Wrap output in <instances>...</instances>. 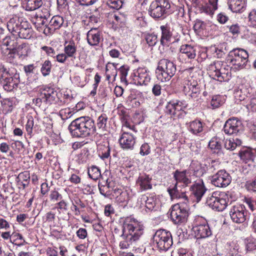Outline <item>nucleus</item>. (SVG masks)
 Listing matches in <instances>:
<instances>
[{"label":"nucleus","instance_id":"ea45409f","mask_svg":"<svg viewBox=\"0 0 256 256\" xmlns=\"http://www.w3.org/2000/svg\"><path fill=\"white\" fill-rule=\"evenodd\" d=\"M144 39L150 46H153L158 42L157 36L154 34H148L145 35Z\"/></svg>","mask_w":256,"mask_h":256},{"label":"nucleus","instance_id":"864d4df0","mask_svg":"<svg viewBox=\"0 0 256 256\" xmlns=\"http://www.w3.org/2000/svg\"><path fill=\"white\" fill-rule=\"evenodd\" d=\"M248 22L251 26L256 28V10H252L249 13Z\"/></svg>","mask_w":256,"mask_h":256},{"label":"nucleus","instance_id":"603ef678","mask_svg":"<svg viewBox=\"0 0 256 256\" xmlns=\"http://www.w3.org/2000/svg\"><path fill=\"white\" fill-rule=\"evenodd\" d=\"M107 4L110 7L116 10L122 6V2L120 0H108Z\"/></svg>","mask_w":256,"mask_h":256},{"label":"nucleus","instance_id":"4d7b16f0","mask_svg":"<svg viewBox=\"0 0 256 256\" xmlns=\"http://www.w3.org/2000/svg\"><path fill=\"white\" fill-rule=\"evenodd\" d=\"M2 104L4 108L6 110L8 111L11 112L12 110L13 102L10 98L4 99L2 101Z\"/></svg>","mask_w":256,"mask_h":256},{"label":"nucleus","instance_id":"7ed1b4c3","mask_svg":"<svg viewBox=\"0 0 256 256\" xmlns=\"http://www.w3.org/2000/svg\"><path fill=\"white\" fill-rule=\"evenodd\" d=\"M174 178L176 181L174 186L172 188L168 189L172 199L179 198L184 200L188 202V196L184 192H180L178 188L179 187H186L192 183L190 173L187 170L180 171L176 170L174 173Z\"/></svg>","mask_w":256,"mask_h":256},{"label":"nucleus","instance_id":"49530a36","mask_svg":"<svg viewBox=\"0 0 256 256\" xmlns=\"http://www.w3.org/2000/svg\"><path fill=\"white\" fill-rule=\"evenodd\" d=\"M18 50V55L20 57L22 56L27 55V45L26 43H22L20 44H18L16 46Z\"/></svg>","mask_w":256,"mask_h":256},{"label":"nucleus","instance_id":"393cba45","mask_svg":"<svg viewBox=\"0 0 256 256\" xmlns=\"http://www.w3.org/2000/svg\"><path fill=\"white\" fill-rule=\"evenodd\" d=\"M32 22L35 26L36 30L40 32H43L44 28L48 26V19L42 18V16H38L36 14L34 17L32 18Z\"/></svg>","mask_w":256,"mask_h":256},{"label":"nucleus","instance_id":"4c0bfd02","mask_svg":"<svg viewBox=\"0 0 256 256\" xmlns=\"http://www.w3.org/2000/svg\"><path fill=\"white\" fill-rule=\"evenodd\" d=\"M141 200L145 202V206L146 208L150 210H152L156 206V200L152 197L148 198V196L143 195L141 198Z\"/></svg>","mask_w":256,"mask_h":256},{"label":"nucleus","instance_id":"de8ad7c7","mask_svg":"<svg viewBox=\"0 0 256 256\" xmlns=\"http://www.w3.org/2000/svg\"><path fill=\"white\" fill-rule=\"evenodd\" d=\"M107 122V117L106 114H102L98 119L97 126L99 128L105 129Z\"/></svg>","mask_w":256,"mask_h":256},{"label":"nucleus","instance_id":"c03bdc74","mask_svg":"<svg viewBox=\"0 0 256 256\" xmlns=\"http://www.w3.org/2000/svg\"><path fill=\"white\" fill-rule=\"evenodd\" d=\"M170 102L176 111H180L185 108L187 106L186 102L184 101L172 100H171Z\"/></svg>","mask_w":256,"mask_h":256},{"label":"nucleus","instance_id":"5fc2aeb1","mask_svg":"<svg viewBox=\"0 0 256 256\" xmlns=\"http://www.w3.org/2000/svg\"><path fill=\"white\" fill-rule=\"evenodd\" d=\"M50 198L52 201L56 202L62 200V196L56 189H54L50 192Z\"/></svg>","mask_w":256,"mask_h":256},{"label":"nucleus","instance_id":"4468645a","mask_svg":"<svg viewBox=\"0 0 256 256\" xmlns=\"http://www.w3.org/2000/svg\"><path fill=\"white\" fill-rule=\"evenodd\" d=\"M232 220L236 223L244 222L246 220V211L244 206L237 204L233 206L230 211Z\"/></svg>","mask_w":256,"mask_h":256},{"label":"nucleus","instance_id":"f8f14e48","mask_svg":"<svg viewBox=\"0 0 256 256\" xmlns=\"http://www.w3.org/2000/svg\"><path fill=\"white\" fill-rule=\"evenodd\" d=\"M232 178L230 174L224 170H221L214 176L211 178L212 184L216 186L224 188L231 182Z\"/></svg>","mask_w":256,"mask_h":256},{"label":"nucleus","instance_id":"20e7f679","mask_svg":"<svg viewBox=\"0 0 256 256\" xmlns=\"http://www.w3.org/2000/svg\"><path fill=\"white\" fill-rule=\"evenodd\" d=\"M20 82V74L15 68L0 64V86L6 91H12Z\"/></svg>","mask_w":256,"mask_h":256},{"label":"nucleus","instance_id":"cd10ccee","mask_svg":"<svg viewBox=\"0 0 256 256\" xmlns=\"http://www.w3.org/2000/svg\"><path fill=\"white\" fill-rule=\"evenodd\" d=\"M218 0H209L210 4L206 2L205 4L202 7L198 8L202 10L208 14H213L214 12L217 9V2Z\"/></svg>","mask_w":256,"mask_h":256},{"label":"nucleus","instance_id":"13d9d810","mask_svg":"<svg viewBox=\"0 0 256 256\" xmlns=\"http://www.w3.org/2000/svg\"><path fill=\"white\" fill-rule=\"evenodd\" d=\"M244 202L252 211L256 210V200L250 198H244Z\"/></svg>","mask_w":256,"mask_h":256},{"label":"nucleus","instance_id":"3c124183","mask_svg":"<svg viewBox=\"0 0 256 256\" xmlns=\"http://www.w3.org/2000/svg\"><path fill=\"white\" fill-rule=\"evenodd\" d=\"M113 17L115 20V22L114 21V22L116 23V24H118L121 27L125 24V18L122 15L114 14Z\"/></svg>","mask_w":256,"mask_h":256},{"label":"nucleus","instance_id":"423d86ee","mask_svg":"<svg viewBox=\"0 0 256 256\" xmlns=\"http://www.w3.org/2000/svg\"><path fill=\"white\" fill-rule=\"evenodd\" d=\"M248 52L242 48H234L229 52L227 62L232 65L231 70L234 72L245 68L248 61Z\"/></svg>","mask_w":256,"mask_h":256},{"label":"nucleus","instance_id":"052dcab7","mask_svg":"<svg viewBox=\"0 0 256 256\" xmlns=\"http://www.w3.org/2000/svg\"><path fill=\"white\" fill-rule=\"evenodd\" d=\"M245 186L248 190L256 192V178L252 181L246 182Z\"/></svg>","mask_w":256,"mask_h":256},{"label":"nucleus","instance_id":"0eeeda50","mask_svg":"<svg viewBox=\"0 0 256 256\" xmlns=\"http://www.w3.org/2000/svg\"><path fill=\"white\" fill-rule=\"evenodd\" d=\"M176 70V66L173 62L168 59H162L158 62L156 68L158 78L162 82L168 81L174 75Z\"/></svg>","mask_w":256,"mask_h":256},{"label":"nucleus","instance_id":"aec40b11","mask_svg":"<svg viewBox=\"0 0 256 256\" xmlns=\"http://www.w3.org/2000/svg\"><path fill=\"white\" fill-rule=\"evenodd\" d=\"M137 80L140 85H147L150 82V76L145 68H140L137 72Z\"/></svg>","mask_w":256,"mask_h":256},{"label":"nucleus","instance_id":"8fccbe9b","mask_svg":"<svg viewBox=\"0 0 256 256\" xmlns=\"http://www.w3.org/2000/svg\"><path fill=\"white\" fill-rule=\"evenodd\" d=\"M220 66V62H214V64H212L208 66V69L210 70V74L213 76V78L214 79V75L216 71H218L220 68L219 67Z\"/></svg>","mask_w":256,"mask_h":256},{"label":"nucleus","instance_id":"f03ea898","mask_svg":"<svg viewBox=\"0 0 256 256\" xmlns=\"http://www.w3.org/2000/svg\"><path fill=\"white\" fill-rule=\"evenodd\" d=\"M68 129L74 138L89 136L94 134L96 131L94 120L88 116H82L74 120Z\"/></svg>","mask_w":256,"mask_h":256},{"label":"nucleus","instance_id":"a18cd8bd","mask_svg":"<svg viewBox=\"0 0 256 256\" xmlns=\"http://www.w3.org/2000/svg\"><path fill=\"white\" fill-rule=\"evenodd\" d=\"M119 70L120 74L121 82L127 83L126 76L129 70V66H122L120 68Z\"/></svg>","mask_w":256,"mask_h":256},{"label":"nucleus","instance_id":"473e14b6","mask_svg":"<svg viewBox=\"0 0 256 256\" xmlns=\"http://www.w3.org/2000/svg\"><path fill=\"white\" fill-rule=\"evenodd\" d=\"M242 144L240 140L238 138L234 140L233 138L226 139L224 140V148L228 150H233L237 146H240Z\"/></svg>","mask_w":256,"mask_h":256},{"label":"nucleus","instance_id":"ddd939ff","mask_svg":"<svg viewBox=\"0 0 256 256\" xmlns=\"http://www.w3.org/2000/svg\"><path fill=\"white\" fill-rule=\"evenodd\" d=\"M243 124L238 118H232L228 119L224 125L223 130L226 134H237L243 130Z\"/></svg>","mask_w":256,"mask_h":256},{"label":"nucleus","instance_id":"7c9ffc66","mask_svg":"<svg viewBox=\"0 0 256 256\" xmlns=\"http://www.w3.org/2000/svg\"><path fill=\"white\" fill-rule=\"evenodd\" d=\"M208 146L214 153L219 156L222 154V146L216 138H212L209 142Z\"/></svg>","mask_w":256,"mask_h":256},{"label":"nucleus","instance_id":"5701e85b","mask_svg":"<svg viewBox=\"0 0 256 256\" xmlns=\"http://www.w3.org/2000/svg\"><path fill=\"white\" fill-rule=\"evenodd\" d=\"M151 180L152 178L148 175H141L137 179L136 184L140 186V189L142 191L146 190L152 188Z\"/></svg>","mask_w":256,"mask_h":256},{"label":"nucleus","instance_id":"79ce46f5","mask_svg":"<svg viewBox=\"0 0 256 256\" xmlns=\"http://www.w3.org/2000/svg\"><path fill=\"white\" fill-rule=\"evenodd\" d=\"M220 168V163L218 160H212L210 163L206 166L207 170L209 173H213L215 170Z\"/></svg>","mask_w":256,"mask_h":256},{"label":"nucleus","instance_id":"412c9836","mask_svg":"<svg viewBox=\"0 0 256 256\" xmlns=\"http://www.w3.org/2000/svg\"><path fill=\"white\" fill-rule=\"evenodd\" d=\"M246 0H228L229 8L234 12H242L246 8Z\"/></svg>","mask_w":256,"mask_h":256},{"label":"nucleus","instance_id":"39448f33","mask_svg":"<svg viewBox=\"0 0 256 256\" xmlns=\"http://www.w3.org/2000/svg\"><path fill=\"white\" fill-rule=\"evenodd\" d=\"M7 27L13 35L18 36L21 38L28 39L32 35L30 24L26 21L20 22L12 18L8 22Z\"/></svg>","mask_w":256,"mask_h":256},{"label":"nucleus","instance_id":"9b49d317","mask_svg":"<svg viewBox=\"0 0 256 256\" xmlns=\"http://www.w3.org/2000/svg\"><path fill=\"white\" fill-rule=\"evenodd\" d=\"M224 197L226 196L224 194L214 192L208 196L206 204L215 210L222 211L228 205V201Z\"/></svg>","mask_w":256,"mask_h":256},{"label":"nucleus","instance_id":"a878e982","mask_svg":"<svg viewBox=\"0 0 256 256\" xmlns=\"http://www.w3.org/2000/svg\"><path fill=\"white\" fill-rule=\"evenodd\" d=\"M188 130L194 134H197L203 130V124L198 120H194L187 124Z\"/></svg>","mask_w":256,"mask_h":256},{"label":"nucleus","instance_id":"58836bf2","mask_svg":"<svg viewBox=\"0 0 256 256\" xmlns=\"http://www.w3.org/2000/svg\"><path fill=\"white\" fill-rule=\"evenodd\" d=\"M88 174L94 180H97L101 176L100 169L96 166H92L88 169Z\"/></svg>","mask_w":256,"mask_h":256},{"label":"nucleus","instance_id":"09e8293b","mask_svg":"<svg viewBox=\"0 0 256 256\" xmlns=\"http://www.w3.org/2000/svg\"><path fill=\"white\" fill-rule=\"evenodd\" d=\"M184 94L186 95L190 96L192 98H198L200 94V87L198 83L197 84V86L194 88H192V91H190L189 92H184Z\"/></svg>","mask_w":256,"mask_h":256},{"label":"nucleus","instance_id":"37998d69","mask_svg":"<svg viewBox=\"0 0 256 256\" xmlns=\"http://www.w3.org/2000/svg\"><path fill=\"white\" fill-rule=\"evenodd\" d=\"M246 249L248 251H252L256 250V239L254 238H247L245 240Z\"/></svg>","mask_w":256,"mask_h":256},{"label":"nucleus","instance_id":"6e6552de","mask_svg":"<svg viewBox=\"0 0 256 256\" xmlns=\"http://www.w3.org/2000/svg\"><path fill=\"white\" fill-rule=\"evenodd\" d=\"M154 243L160 251L166 252L172 245V236L170 232L160 229L153 236Z\"/></svg>","mask_w":256,"mask_h":256},{"label":"nucleus","instance_id":"c756f323","mask_svg":"<svg viewBox=\"0 0 256 256\" xmlns=\"http://www.w3.org/2000/svg\"><path fill=\"white\" fill-rule=\"evenodd\" d=\"M11 239L10 242L18 246H21L27 244L22 236L16 232H12Z\"/></svg>","mask_w":256,"mask_h":256},{"label":"nucleus","instance_id":"e2e57ef3","mask_svg":"<svg viewBox=\"0 0 256 256\" xmlns=\"http://www.w3.org/2000/svg\"><path fill=\"white\" fill-rule=\"evenodd\" d=\"M120 196L116 198L118 202L122 203L128 201V197L126 192H120Z\"/></svg>","mask_w":256,"mask_h":256},{"label":"nucleus","instance_id":"338daca9","mask_svg":"<svg viewBox=\"0 0 256 256\" xmlns=\"http://www.w3.org/2000/svg\"><path fill=\"white\" fill-rule=\"evenodd\" d=\"M162 86L160 84H154L152 88V94L155 96H158L161 94Z\"/></svg>","mask_w":256,"mask_h":256},{"label":"nucleus","instance_id":"c85d7f7f","mask_svg":"<svg viewBox=\"0 0 256 256\" xmlns=\"http://www.w3.org/2000/svg\"><path fill=\"white\" fill-rule=\"evenodd\" d=\"M64 47V53L69 58H76V46L75 43L73 41H70L69 42H65Z\"/></svg>","mask_w":256,"mask_h":256},{"label":"nucleus","instance_id":"2eb2a0df","mask_svg":"<svg viewBox=\"0 0 256 256\" xmlns=\"http://www.w3.org/2000/svg\"><path fill=\"white\" fill-rule=\"evenodd\" d=\"M64 24V18L60 16H54L50 20L48 24L44 30V34L46 36L52 34L54 32L60 29Z\"/></svg>","mask_w":256,"mask_h":256},{"label":"nucleus","instance_id":"69168bd1","mask_svg":"<svg viewBox=\"0 0 256 256\" xmlns=\"http://www.w3.org/2000/svg\"><path fill=\"white\" fill-rule=\"evenodd\" d=\"M42 49L45 51L48 56L55 58L56 52L52 47L44 46L42 48Z\"/></svg>","mask_w":256,"mask_h":256},{"label":"nucleus","instance_id":"9d476101","mask_svg":"<svg viewBox=\"0 0 256 256\" xmlns=\"http://www.w3.org/2000/svg\"><path fill=\"white\" fill-rule=\"evenodd\" d=\"M170 4L168 0H156L151 3L149 13L150 16L154 18H158L165 14L170 12Z\"/></svg>","mask_w":256,"mask_h":256},{"label":"nucleus","instance_id":"dca6fc26","mask_svg":"<svg viewBox=\"0 0 256 256\" xmlns=\"http://www.w3.org/2000/svg\"><path fill=\"white\" fill-rule=\"evenodd\" d=\"M121 148L126 150H132L136 144V138L128 132H124L119 138Z\"/></svg>","mask_w":256,"mask_h":256},{"label":"nucleus","instance_id":"f3484780","mask_svg":"<svg viewBox=\"0 0 256 256\" xmlns=\"http://www.w3.org/2000/svg\"><path fill=\"white\" fill-rule=\"evenodd\" d=\"M88 44L92 46H97L102 40V32L96 28H92L87 33Z\"/></svg>","mask_w":256,"mask_h":256},{"label":"nucleus","instance_id":"bf43d9fd","mask_svg":"<svg viewBox=\"0 0 256 256\" xmlns=\"http://www.w3.org/2000/svg\"><path fill=\"white\" fill-rule=\"evenodd\" d=\"M150 148L148 143L142 144L140 148V154L142 156L148 155L150 153Z\"/></svg>","mask_w":256,"mask_h":256},{"label":"nucleus","instance_id":"72a5a7b5","mask_svg":"<svg viewBox=\"0 0 256 256\" xmlns=\"http://www.w3.org/2000/svg\"><path fill=\"white\" fill-rule=\"evenodd\" d=\"M240 156L244 162L246 163L250 160H253L255 155L250 150H244L240 152Z\"/></svg>","mask_w":256,"mask_h":256},{"label":"nucleus","instance_id":"6e6d98bb","mask_svg":"<svg viewBox=\"0 0 256 256\" xmlns=\"http://www.w3.org/2000/svg\"><path fill=\"white\" fill-rule=\"evenodd\" d=\"M110 150L108 145L107 146H104V148L102 152H99V156L103 160L108 158L110 156Z\"/></svg>","mask_w":256,"mask_h":256},{"label":"nucleus","instance_id":"4be33fe9","mask_svg":"<svg viewBox=\"0 0 256 256\" xmlns=\"http://www.w3.org/2000/svg\"><path fill=\"white\" fill-rule=\"evenodd\" d=\"M160 28L162 31L160 44L163 46H168L172 38V32L170 30V28L167 25H164L161 26Z\"/></svg>","mask_w":256,"mask_h":256},{"label":"nucleus","instance_id":"680f3d73","mask_svg":"<svg viewBox=\"0 0 256 256\" xmlns=\"http://www.w3.org/2000/svg\"><path fill=\"white\" fill-rule=\"evenodd\" d=\"M193 170L194 174L196 177L202 176L206 172L204 168H202L200 164H198Z\"/></svg>","mask_w":256,"mask_h":256},{"label":"nucleus","instance_id":"a211bd4d","mask_svg":"<svg viewBox=\"0 0 256 256\" xmlns=\"http://www.w3.org/2000/svg\"><path fill=\"white\" fill-rule=\"evenodd\" d=\"M193 230L198 239L206 238L212 234L208 224L196 226L193 228Z\"/></svg>","mask_w":256,"mask_h":256},{"label":"nucleus","instance_id":"774afa93","mask_svg":"<svg viewBox=\"0 0 256 256\" xmlns=\"http://www.w3.org/2000/svg\"><path fill=\"white\" fill-rule=\"evenodd\" d=\"M247 108L252 112H256V98H252L247 104Z\"/></svg>","mask_w":256,"mask_h":256},{"label":"nucleus","instance_id":"1a4fd4ad","mask_svg":"<svg viewBox=\"0 0 256 256\" xmlns=\"http://www.w3.org/2000/svg\"><path fill=\"white\" fill-rule=\"evenodd\" d=\"M182 200V202L174 204L172 208L170 218L175 224L184 222L188 216V201Z\"/></svg>","mask_w":256,"mask_h":256},{"label":"nucleus","instance_id":"6ab92c4d","mask_svg":"<svg viewBox=\"0 0 256 256\" xmlns=\"http://www.w3.org/2000/svg\"><path fill=\"white\" fill-rule=\"evenodd\" d=\"M192 194L196 198L197 202H199L206 190L202 181H200L194 184L190 188Z\"/></svg>","mask_w":256,"mask_h":256},{"label":"nucleus","instance_id":"2f4dec72","mask_svg":"<svg viewBox=\"0 0 256 256\" xmlns=\"http://www.w3.org/2000/svg\"><path fill=\"white\" fill-rule=\"evenodd\" d=\"M198 82L190 77L187 79H184L183 82V91L184 92H189L192 91V88L197 86Z\"/></svg>","mask_w":256,"mask_h":256},{"label":"nucleus","instance_id":"e433bc0d","mask_svg":"<svg viewBox=\"0 0 256 256\" xmlns=\"http://www.w3.org/2000/svg\"><path fill=\"white\" fill-rule=\"evenodd\" d=\"M18 44L17 40L12 38L10 36H6L2 40V46H6V49L16 48Z\"/></svg>","mask_w":256,"mask_h":256},{"label":"nucleus","instance_id":"c9c22d12","mask_svg":"<svg viewBox=\"0 0 256 256\" xmlns=\"http://www.w3.org/2000/svg\"><path fill=\"white\" fill-rule=\"evenodd\" d=\"M225 102L224 96L220 95H216L212 97L210 105L212 108H216L222 106Z\"/></svg>","mask_w":256,"mask_h":256},{"label":"nucleus","instance_id":"b1692460","mask_svg":"<svg viewBox=\"0 0 256 256\" xmlns=\"http://www.w3.org/2000/svg\"><path fill=\"white\" fill-rule=\"evenodd\" d=\"M232 70L230 68L229 70L228 68L226 69L225 68H221L216 72L214 79L220 82L228 81L231 77L230 71Z\"/></svg>","mask_w":256,"mask_h":256},{"label":"nucleus","instance_id":"f257e3e1","mask_svg":"<svg viewBox=\"0 0 256 256\" xmlns=\"http://www.w3.org/2000/svg\"><path fill=\"white\" fill-rule=\"evenodd\" d=\"M120 222H122V232L117 228H114V232L122 238L119 244L120 248L127 249L140 239L144 228L142 226L130 217L122 218Z\"/></svg>","mask_w":256,"mask_h":256},{"label":"nucleus","instance_id":"f704fd0d","mask_svg":"<svg viewBox=\"0 0 256 256\" xmlns=\"http://www.w3.org/2000/svg\"><path fill=\"white\" fill-rule=\"evenodd\" d=\"M42 4V0H27L26 10L28 11L36 10Z\"/></svg>","mask_w":256,"mask_h":256},{"label":"nucleus","instance_id":"bb28decb","mask_svg":"<svg viewBox=\"0 0 256 256\" xmlns=\"http://www.w3.org/2000/svg\"><path fill=\"white\" fill-rule=\"evenodd\" d=\"M181 54L189 59H194L196 56V50L193 46L189 44L182 45L180 50Z\"/></svg>","mask_w":256,"mask_h":256},{"label":"nucleus","instance_id":"a19ab883","mask_svg":"<svg viewBox=\"0 0 256 256\" xmlns=\"http://www.w3.org/2000/svg\"><path fill=\"white\" fill-rule=\"evenodd\" d=\"M52 68L51 62L46 60L42 64L40 71L44 76H48Z\"/></svg>","mask_w":256,"mask_h":256},{"label":"nucleus","instance_id":"0e129e2a","mask_svg":"<svg viewBox=\"0 0 256 256\" xmlns=\"http://www.w3.org/2000/svg\"><path fill=\"white\" fill-rule=\"evenodd\" d=\"M166 112L170 115H175L176 114V110L174 108L170 100L168 102L166 108Z\"/></svg>","mask_w":256,"mask_h":256}]
</instances>
